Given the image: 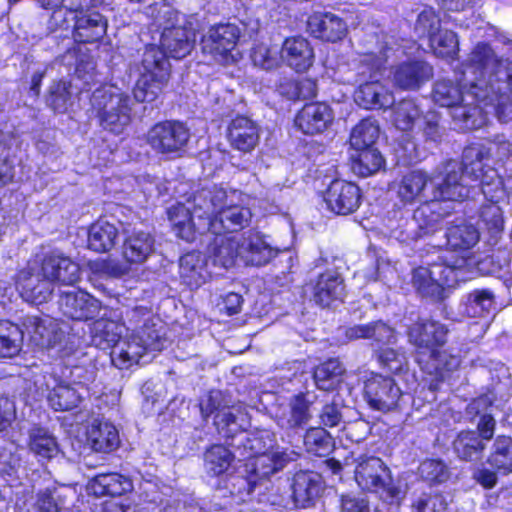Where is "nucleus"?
Here are the masks:
<instances>
[{
    "label": "nucleus",
    "instance_id": "nucleus-54",
    "mask_svg": "<svg viewBox=\"0 0 512 512\" xmlns=\"http://www.w3.org/2000/svg\"><path fill=\"white\" fill-rule=\"evenodd\" d=\"M71 83L63 80L54 81L48 91L47 105L55 112L64 113L72 104Z\"/></svg>",
    "mask_w": 512,
    "mask_h": 512
},
{
    "label": "nucleus",
    "instance_id": "nucleus-21",
    "mask_svg": "<svg viewBox=\"0 0 512 512\" xmlns=\"http://www.w3.org/2000/svg\"><path fill=\"white\" fill-rule=\"evenodd\" d=\"M334 120L333 110L323 102L308 103L297 113L295 125L304 134L323 133Z\"/></svg>",
    "mask_w": 512,
    "mask_h": 512
},
{
    "label": "nucleus",
    "instance_id": "nucleus-34",
    "mask_svg": "<svg viewBox=\"0 0 512 512\" xmlns=\"http://www.w3.org/2000/svg\"><path fill=\"white\" fill-rule=\"evenodd\" d=\"M292 460L294 458L287 452L261 453L249 460L246 465L247 472L259 483L282 470Z\"/></svg>",
    "mask_w": 512,
    "mask_h": 512
},
{
    "label": "nucleus",
    "instance_id": "nucleus-29",
    "mask_svg": "<svg viewBox=\"0 0 512 512\" xmlns=\"http://www.w3.org/2000/svg\"><path fill=\"white\" fill-rule=\"evenodd\" d=\"M314 50L303 37H292L284 41L281 48V60L297 72L307 71L314 62Z\"/></svg>",
    "mask_w": 512,
    "mask_h": 512
},
{
    "label": "nucleus",
    "instance_id": "nucleus-20",
    "mask_svg": "<svg viewBox=\"0 0 512 512\" xmlns=\"http://www.w3.org/2000/svg\"><path fill=\"white\" fill-rule=\"evenodd\" d=\"M327 208L338 215H348L357 210L361 202L359 187L344 180H334L324 194Z\"/></svg>",
    "mask_w": 512,
    "mask_h": 512
},
{
    "label": "nucleus",
    "instance_id": "nucleus-10",
    "mask_svg": "<svg viewBox=\"0 0 512 512\" xmlns=\"http://www.w3.org/2000/svg\"><path fill=\"white\" fill-rule=\"evenodd\" d=\"M190 139L189 128L180 121L166 120L153 125L146 134L147 144L162 155H178Z\"/></svg>",
    "mask_w": 512,
    "mask_h": 512
},
{
    "label": "nucleus",
    "instance_id": "nucleus-59",
    "mask_svg": "<svg viewBox=\"0 0 512 512\" xmlns=\"http://www.w3.org/2000/svg\"><path fill=\"white\" fill-rule=\"evenodd\" d=\"M257 485L256 479L250 474L248 476L234 475L228 479L227 488L234 502L239 504L250 498Z\"/></svg>",
    "mask_w": 512,
    "mask_h": 512
},
{
    "label": "nucleus",
    "instance_id": "nucleus-64",
    "mask_svg": "<svg viewBox=\"0 0 512 512\" xmlns=\"http://www.w3.org/2000/svg\"><path fill=\"white\" fill-rule=\"evenodd\" d=\"M380 364L392 373H400L407 365L404 353L390 347H380L377 352Z\"/></svg>",
    "mask_w": 512,
    "mask_h": 512
},
{
    "label": "nucleus",
    "instance_id": "nucleus-18",
    "mask_svg": "<svg viewBox=\"0 0 512 512\" xmlns=\"http://www.w3.org/2000/svg\"><path fill=\"white\" fill-rule=\"evenodd\" d=\"M447 333L446 326L434 320L415 323L409 329V341L418 349L417 361L420 364L428 353L445 344Z\"/></svg>",
    "mask_w": 512,
    "mask_h": 512
},
{
    "label": "nucleus",
    "instance_id": "nucleus-56",
    "mask_svg": "<svg viewBox=\"0 0 512 512\" xmlns=\"http://www.w3.org/2000/svg\"><path fill=\"white\" fill-rule=\"evenodd\" d=\"M430 48L441 58H454L458 51V39L450 30H440L429 39Z\"/></svg>",
    "mask_w": 512,
    "mask_h": 512
},
{
    "label": "nucleus",
    "instance_id": "nucleus-53",
    "mask_svg": "<svg viewBox=\"0 0 512 512\" xmlns=\"http://www.w3.org/2000/svg\"><path fill=\"white\" fill-rule=\"evenodd\" d=\"M304 445L308 452L326 456L333 447L330 433L323 427H311L304 435Z\"/></svg>",
    "mask_w": 512,
    "mask_h": 512
},
{
    "label": "nucleus",
    "instance_id": "nucleus-47",
    "mask_svg": "<svg viewBox=\"0 0 512 512\" xmlns=\"http://www.w3.org/2000/svg\"><path fill=\"white\" fill-rule=\"evenodd\" d=\"M423 369L429 374L435 373L437 376L443 378L445 372H450L457 369L460 365L458 356L449 354L445 350L436 348L424 357L422 362Z\"/></svg>",
    "mask_w": 512,
    "mask_h": 512
},
{
    "label": "nucleus",
    "instance_id": "nucleus-37",
    "mask_svg": "<svg viewBox=\"0 0 512 512\" xmlns=\"http://www.w3.org/2000/svg\"><path fill=\"white\" fill-rule=\"evenodd\" d=\"M487 445L477 432L471 429L460 431L452 442V450L460 461L476 462L481 460Z\"/></svg>",
    "mask_w": 512,
    "mask_h": 512
},
{
    "label": "nucleus",
    "instance_id": "nucleus-31",
    "mask_svg": "<svg viewBox=\"0 0 512 512\" xmlns=\"http://www.w3.org/2000/svg\"><path fill=\"white\" fill-rule=\"evenodd\" d=\"M344 294L343 278L336 271L320 274L313 288V300L321 307H329L336 301H342Z\"/></svg>",
    "mask_w": 512,
    "mask_h": 512
},
{
    "label": "nucleus",
    "instance_id": "nucleus-58",
    "mask_svg": "<svg viewBox=\"0 0 512 512\" xmlns=\"http://www.w3.org/2000/svg\"><path fill=\"white\" fill-rule=\"evenodd\" d=\"M251 60L255 66L263 70H272L280 65L281 50L277 46L257 44L252 48Z\"/></svg>",
    "mask_w": 512,
    "mask_h": 512
},
{
    "label": "nucleus",
    "instance_id": "nucleus-60",
    "mask_svg": "<svg viewBox=\"0 0 512 512\" xmlns=\"http://www.w3.org/2000/svg\"><path fill=\"white\" fill-rule=\"evenodd\" d=\"M419 474L427 482L440 484L449 479L450 470L440 459H426L419 466Z\"/></svg>",
    "mask_w": 512,
    "mask_h": 512
},
{
    "label": "nucleus",
    "instance_id": "nucleus-36",
    "mask_svg": "<svg viewBox=\"0 0 512 512\" xmlns=\"http://www.w3.org/2000/svg\"><path fill=\"white\" fill-rule=\"evenodd\" d=\"M167 215L175 234L187 242H192L196 233L203 234L206 232L199 229V225H203L200 220L195 223L194 219L197 217L194 215L193 209L190 210L183 204L171 206Z\"/></svg>",
    "mask_w": 512,
    "mask_h": 512
},
{
    "label": "nucleus",
    "instance_id": "nucleus-24",
    "mask_svg": "<svg viewBox=\"0 0 512 512\" xmlns=\"http://www.w3.org/2000/svg\"><path fill=\"white\" fill-rule=\"evenodd\" d=\"M318 400L313 391L293 395L288 402V410L279 418V425L284 429H301L312 419L311 406Z\"/></svg>",
    "mask_w": 512,
    "mask_h": 512
},
{
    "label": "nucleus",
    "instance_id": "nucleus-13",
    "mask_svg": "<svg viewBox=\"0 0 512 512\" xmlns=\"http://www.w3.org/2000/svg\"><path fill=\"white\" fill-rule=\"evenodd\" d=\"M131 98L122 93L119 88L110 86L104 90L102 101L103 113L101 126L114 134L122 132L123 128L131 121Z\"/></svg>",
    "mask_w": 512,
    "mask_h": 512
},
{
    "label": "nucleus",
    "instance_id": "nucleus-49",
    "mask_svg": "<svg viewBox=\"0 0 512 512\" xmlns=\"http://www.w3.org/2000/svg\"><path fill=\"white\" fill-rule=\"evenodd\" d=\"M422 110L414 99L406 98L397 103L393 110V123L402 131L413 129L417 120L420 119Z\"/></svg>",
    "mask_w": 512,
    "mask_h": 512
},
{
    "label": "nucleus",
    "instance_id": "nucleus-25",
    "mask_svg": "<svg viewBox=\"0 0 512 512\" xmlns=\"http://www.w3.org/2000/svg\"><path fill=\"white\" fill-rule=\"evenodd\" d=\"M22 325L31 339L41 347H54L61 343L66 335V330L57 321L49 320L47 323L35 315L24 317Z\"/></svg>",
    "mask_w": 512,
    "mask_h": 512
},
{
    "label": "nucleus",
    "instance_id": "nucleus-61",
    "mask_svg": "<svg viewBox=\"0 0 512 512\" xmlns=\"http://www.w3.org/2000/svg\"><path fill=\"white\" fill-rule=\"evenodd\" d=\"M231 401L220 390H212L205 394L199 402L202 418L207 420L213 413L229 408Z\"/></svg>",
    "mask_w": 512,
    "mask_h": 512
},
{
    "label": "nucleus",
    "instance_id": "nucleus-41",
    "mask_svg": "<svg viewBox=\"0 0 512 512\" xmlns=\"http://www.w3.org/2000/svg\"><path fill=\"white\" fill-rule=\"evenodd\" d=\"M494 309V291L489 288H477L467 295L463 312L469 317H485Z\"/></svg>",
    "mask_w": 512,
    "mask_h": 512
},
{
    "label": "nucleus",
    "instance_id": "nucleus-7",
    "mask_svg": "<svg viewBox=\"0 0 512 512\" xmlns=\"http://www.w3.org/2000/svg\"><path fill=\"white\" fill-rule=\"evenodd\" d=\"M451 209L449 204L441 201H426L414 211L410 220H406L399 228L392 229L391 235L401 242L416 241L432 235L450 216Z\"/></svg>",
    "mask_w": 512,
    "mask_h": 512
},
{
    "label": "nucleus",
    "instance_id": "nucleus-57",
    "mask_svg": "<svg viewBox=\"0 0 512 512\" xmlns=\"http://www.w3.org/2000/svg\"><path fill=\"white\" fill-rule=\"evenodd\" d=\"M121 332L122 327L117 322L98 319V349L102 351V356L106 357L108 350L111 351L116 343L123 340Z\"/></svg>",
    "mask_w": 512,
    "mask_h": 512
},
{
    "label": "nucleus",
    "instance_id": "nucleus-26",
    "mask_svg": "<svg viewBox=\"0 0 512 512\" xmlns=\"http://www.w3.org/2000/svg\"><path fill=\"white\" fill-rule=\"evenodd\" d=\"M240 243L241 259L247 264L263 266L278 254V249L273 248L259 232L244 233L240 237Z\"/></svg>",
    "mask_w": 512,
    "mask_h": 512
},
{
    "label": "nucleus",
    "instance_id": "nucleus-22",
    "mask_svg": "<svg viewBox=\"0 0 512 512\" xmlns=\"http://www.w3.org/2000/svg\"><path fill=\"white\" fill-rule=\"evenodd\" d=\"M235 196V191L228 194L226 190L217 186L202 188L194 195L193 213L202 223L214 220L229 198Z\"/></svg>",
    "mask_w": 512,
    "mask_h": 512
},
{
    "label": "nucleus",
    "instance_id": "nucleus-17",
    "mask_svg": "<svg viewBox=\"0 0 512 512\" xmlns=\"http://www.w3.org/2000/svg\"><path fill=\"white\" fill-rule=\"evenodd\" d=\"M39 268L42 276L54 285H74L79 280V266L61 253L51 252L40 260H31Z\"/></svg>",
    "mask_w": 512,
    "mask_h": 512
},
{
    "label": "nucleus",
    "instance_id": "nucleus-43",
    "mask_svg": "<svg viewBox=\"0 0 512 512\" xmlns=\"http://www.w3.org/2000/svg\"><path fill=\"white\" fill-rule=\"evenodd\" d=\"M23 334L18 325L0 320V358H12L20 352Z\"/></svg>",
    "mask_w": 512,
    "mask_h": 512
},
{
    "label": "nucleus",
    "instance_id": "nucleus-28",
    "mask_svg": "<svg viewBox=\"0 0 512 512\" xmlns=\"http://www.w3.org/2000/svg\"><path fill=\"white\" fill-rule=\"evenodd\" d=\"M433 75L432 67L424 61H407L394 68L393 81L403 90H415L429 81Z\"/></svg>",
    "mask_w": 512,
    "mask_h": 512
},
{
    "label": "nucleus",
    "instance_id": "nucleus-52",
    "mask_svg": "<svg viewBox=\"0 0 512 512\" xmlns=\"http://www.w3.org/2000/svg\"><path fill=\"white\" fill-rule=\"evenodd\" d=\"M379 132L380 129L376 120L363 119L353 128L350 135V145L353 149L374 147Z\"/></svg>",
    "mask_w": 512,
    "mask_h": 512
},
{
    "label": "nucleus",
    "instance_id": "nucleus-62",
    "mask_svg": "<svg viewBox=\"0 0 512 512\" xmlns=\"http://www.w3.org/2000/svg\"><path fill=\"white\" fill-rule=\"evenodd\" d=\"M441 21L439 16L432 8H425L419 15L415 24V31L419 37L434 36L441 29Z\"/></svg>",
    "mask_w": 512,
    "mask_h": 512
},
{
    "label": "nucleus",
    "instance_id": "nucleus-3",
    "mask_svg": "<svg viewBox=\"0 0 512 512\" xmlns=\"http://www.w3.org/2000/svg\"><path fill=\"white\" fill-rule=\"evenodd\" d=\"M470 266L471 262L465 255L446 252L428 267L414 269L413 287L424 297L440 300L445 288L454 287L466 279Z\"/></svg>",
    "mask_w": 512,
    "mask_h": 512
},
{
    "label": "nucleus",
    "instance_id": "nucleus-55",
    "mask_svg": "<svg viewBox=\"0 0 512 512\" xmlns=\"http://www.w3.org/2000/svg\"><path fill=\"white\" fill-rule=\"evenodd\" d=\"M131 488L130 480L120 474L98 472V489H100L98 490V497L107 495L115 498L131 490Z\"/></svg>",
    "mask_w": 512,
    "mask_h": 512
},
{
    "label": "nucleus",
    "instance_id": "nucleus-32",
    "mask_svg": "<svg viewBox=\"0 0 512 512\" xmlns=\"http://www.w3.org/2000/svg\"><path fill=\"white\" fill-rule=\"evenodd\" d=\"M430 177L421 170H413L403 175L397 185V197L404 205L428 201L426 186Z\"/></svg>",
    "mask_w": 512,
    "mask_h": 512
},
{
    "label": "nucleus",
    "instance_id": "nucleus-23",
    "mask_svg": "<svg viewBox=\"0 0 512 512\" xmlns=\"http://www.w3.org/2000/svg\"><path fill=\"white\" fill-rule=\"evenodd\" d=\"M259 139L258 125L247 116L237 115L227 127V140L230 146L240 152L248 153L254 150Z\"/></svg>",
    "mask_w": 512,
    "mask_h": 512
},
{
    "label": "nucleus",
    "instance_id": "nucleus-63",
    "mask_svg": "<svg viewBox=\"0 0 512 512\" xmlns=\"http://www.w3.org/2000/svg\"><path fill=\"white\" fill-rule=\"evenodd\" d=\"M120 445L119 432L110 422H98V452L110 453Z\"/></svg>",
    "mask_w": 512,
    "mask_h": 512
},
{
    "label": "nucleus",
    "instance_id": "nucleus-19",
    "mask_svg": "<svg viewBox=\"0 0 512 512\" xmlns=\"http://www.w3.org/2000/svg\"><path fill=\"white\" fill-rule=\"evenodd\" d=\"M252 218L251 210L248 207L233 204V198L221 208L217 218L199 225L201 231H208L218 235L223 231L234 232L246 227Z\"/></svg>",
    "mask_w": 512,
    "mask_h": 512
},
{
    "label": "nucleus",
    "instance_id": "nucleus-35",
    "mask_svg": "<svg viewBox=\"0 0 512 512\" xmlns=\"http://www.w3.org/2000/svg\"><path fill=\"white\" fill-rule=\"evenodd\" d=\"M155 251V239L146 231L134 229L124 240L123 256L129 263L141 264Z\"/></svg>",
    "mask_w": 512,
    "mask_h": 512
},
{
    "label": "nucleus",
    "instance_id": "nucleus-48",
    "mask_svg": "<svg viewBox=\"0 0 512 512\" xmlns=\"http://www.w3.org/2000/svg\"><path fill=\"white\" fill-rule=\"evenodd\" d=\"M81 393L69 384H59L48 394V402L55 411H69L78 407Z\"/></svg>",
    "mask_w": 512,
    "mask_h": 512
},
{
    "label": "nucleus",
    "instance_id": "nucleus-39",
    "mask_svg": "<svg viewBox=\"0 0 512 512\" xmlns=\"http://www.w3.org/2000/svg\"><path fill=\"white\" fill-rule=\"evenodd\" d=\"M354 150L355 152L351 154V169L355 174L368 177L383 167L384 158L375 147Z\"/></svg>",
    "mask_w": 512,
    "mask_h": 512
},
{
    "label": "nucleus",
    "instance_id": "nucleus-5",
    "mask_svg": "<svg viewBox=\"0 0 512 512\" xmlns=\"http://www.w3.org/2000/svg\"><path fill=\"white\" fill-rule=\"evenodd\" d=\"M170 78L167 55L157 46L149 45L142 55L139 77L134 88L138 102H154L163 92Z\"/></svg>",
    "mask_w": 512,
    "mask_h": 512
},
{
    "label": "nucleus",
    "instance_id": "nucleus-40",
    "mask_svg": "<svg viewBox=\"0 0 512 512\" xmlns=\"http://www.w3.org/2000/svg\"><path fill=\"white\" fill-rule=\"evenodd\" d=\"M29 450L39 460H49L58 454V444L55 437L45 428L33 426L28 432Z\"/></svg>",
    "mask_w": 512,
    "mask_h": 512
},
{
    "label": "nucleus",
    "instance_id": "nucleus-14",
    "mask_svg": "<svg viewBox=\"0 0 512 512\" xmlns=\"http://www.w3.org/2000/svg\"><path fill=\"white\" fill-rule=\"evenodd\" d=\"M364 397L371 408L388 412L400 406L403 393L393 378L373 374L365 381Z\"/></svg>",
    "mask_w": 512,
    "mask_h": 512
},
{
    "label": "nucleus",
    "instance_id": "nucleus-8",
    "mask_svg": "<svg viewBox=\"0 0 512 512\" xmlns=\"http://www.w3.org/2000/svg\"><path fill=\"white\" fill-rule=\"evenodd\" d=\"M61 313L74 321L71 330L87 343L96 338V320L93 316L94 297L82 290L62 291L58 299Z\"/></svg>",
    "mask_w": 512,
    "mask_h": 512
},
{
    "label": "nucleus",
    "instance_id": "nucleus-46",
    "mask_svg": "<svg viewBox=\"0 0 512 512\" xmlns=\"http://www.w3.org/2000/svg\"><path fill=\"white\" fill-rule=\"evenodd\" d=\"M240 238L220 237L216 239L212 260L215 265L230 268L238 257L241 258Z\"/></svg>",
    "mask_w": 512,
    "mask_h": 512
},
{
    "label": "nucleus",
    "instance_id": "nucleus-33",
    "mask_svg": "<svg viewBox=\"0 0 512 512\" xmlns=\"http://www.w3.org/2000/svg\"><path fill=\"white\" fill-rule=\"evenodd\" d=\"M354 100L364 109H387L394 104L393 93L378 80L361 84L355 91Z\"/></svg>",
    "mask_w": 512,
    "mask_h": 512
},
{
    "label": "nucleus",
    "instance_id": "nucleus-42",
    "mask_svg": "<svg viewBox=\"0 0 512 512\" xmlns=\"http://www.w3.org/2000/svg\"><path fill=\"white\" fill-rule=\"evenodd\" d=\"M488 463L500 471L502 474L507 475L512 472V438L505 435L496 437L491 453L487 459Z\"/></svg>",
    "mask_w": 512,
    "mask_h": 512
},
{
    "label": "nucleus",
    "instance_id": "nucleus-2",
    "mask_svg": "<svg viewBox=\"0 0 512 512\" xmlns=\"http://www.w3.org/2000/svg\"><path fill=\"white\" fill-rule=\"evenodd\" d=\"M470 74L474 77L471 86L473 100L478 103L512 92V61L496 58L491 47L479 43L471 53Z\"/></svg>",
    "mask_w": 512,
    "mask_h": 512
},
{
    "label": "nucleus",
    "instance_id": "nucleus-4",
    "mask_svg": "<svg viewBox=\"0 0 512 512\" xmlns=\"http://www.w3.org/2000/svg\"><path fill=\"white\" fill-rule=\"evenodd\" d=\"M146 14L158 28L163 29L160 44L167 56L182 59L190 54L196 42V32L191 23L174 25L175 10L162 0L148 6Z\"/></svg>",
    "mask_w": 512,
    "mask_h": 512
},
{
    "label": "nucleus",
    "instance_id": "nucleus-12",
    "mask_svg": "<svg viewBox=\"0 0 512 512\" xmlns=\"http://www.w3.org/2000/svg\"><path fill=\"white\" fill-rule=\"evenodd\" d=\"M162 348L163 341L158 334L153 336L143 330L141 336L133 335L116 343L112 350L106 353V358L115 367L123 369L133 363H138L146 350H161Z\"/></svg>",
    "mask_w": 512,
    "mask_h": 512
},
{
    "label": "nucleus",
    "instance_id": "nucleus-51",
    "mask_svg": "<svg viewBox=\"0 0 512 512\" xmlns=\"http://www.w3.org/2000/svg\"><path fill=\"white\" fill-rule=\"evenodd\" d=\"M447 245L454 250H468L479 240V233L472 225L458 224L448 228Z\"/></svg>",
    "mask_w": 512,
    "mask_h": 512
},
{
    "label": "nucleus",
    "instance_id": "nucleus-16",
    "mask_svg": "<svg viewBox=\"0 0 512 512\" xmlns=\"http://www.w3.org/2000/svg\"><path fill=\"white\" fill-rule=\"evenodd\" d=\"M54 284L42 276L39 268L29 261L17 276V288L21 297L32 304L46 303L52 296Z\"/></svg>",
    "mask_w": 512,
    "mask_h": 512
},
{
    "label": "nucleus",
    "instance_id": "nucleus-30",
    "mask_svg": "<svg viewBox=\"0 0 512 512\" xmlns=\"http://www.w3.org/2000/svg\"><path fill=\"white\" fill-rule=\"evenodd\" d=\"M321 476L312 471H300L292 479L291 497L295 507L305 508L316 499L322 491Z\"/></svg>",
    "mask_w": 512,
    "mask_h": 512
},
{
    "label": "nucleus",
    "instance_id": "nucleus-27",
    "mask_svg": "<svg viewBox=\"0 0 512 512\" xmlns=\"http://www.w3.org/2000/svg\"><path fill=\"white\" fill-rule=\"evenodd\" d=\"M308 31L315 38L337 42L347 34L346 23L337 15L332 13H315L308 18Z\"/></svg>",
    "mask_w": 512,
    "mask_h": 512
},
{
    "label": "nucleus",
    "instance_id": "nucleus-1",
    "mask_svg": "<svg viewBox=\"0 0 512 512\" xmlns=\"http://www.w3.org/2000/svg\"><path fill=\"white\" fill-rule=\"evenodd\" d=\"M474 77L470 74L469 65L462 72V77L452 80L437 81L433 88V100L442 107L450 109L455 126L463 131L482 127L486 121L483 108L473 100L475 89L471 83Z\"/></svg>",
    "mask_w": 512,
    "mask_h": 512
},
{
    "label": "nucleus",
    "instance_id": "nucleus-38",
    "mask_svg": "<svg viewBox=\"0 0 512 512\" xmlns=\"http://www.w3.org/2000/svg\"><path fill=\"white\" fill-rule=\"evenodd\" d=\"M182 282L191 289L200 287L206 280L205 259L200 252H189L179 260Z\"/></svg>",
    "mask_w": 512,
    "mask_h": 512
},
{
    "label": "nucleus",
    "instance_id": "nucleus-44",
    "mask_svg": "<svg viewBox=\"0 0 512 512\" xmlns=\"http://www.w3.org/2000/svg\"><path fill=\"white\" fill-rule=\"evenodd\" d=\"M344 372L342 363L335 358L320 364L313 373L314 382L323 391L334 390Z\"/></svg>",
    "mask_w": 512,
    "mask_h": 512
},
{
    "label": "nucleus",
    "instance_id": "nucleus-15",
    "mask_svg": "<svg viewBox=\"0 0 512 512\" xmlns=\"http://www.w3.org/2000/svg\"><path fill=\"white\" fill-rule=\"evenodd\" d=\"M240 31L235 24L225 23L211 27L202 38L203 53L210 55L216 62L227 64L234 60L235 49Z\"/></svg>",
    "mask_w": 512,
    "mask_h": 512
},
{
    "label": "nucleus",
    "instance_id": "nucleus-11",
    "mask_svg": "<svg viewBox=\"0 0 512 512\" xmlns=\"http://www.w3.org/2000/svg\"><path fill=\"white\" fill-rule=\"evenodd\" d=\"M487 152L477 146L467 147L463 151L462 161L466 181H480L481 191L484 197L492 200L501 193V180L495 169L483 163Z\"/></svg>",
    "mask_w": 512,
    "mask_h": 512
},
{
    "label": "nucleus",
    "instance_id": "nucleus-9",
    "mask_svg": "<svg viewBox=\"0 0 512 512\" xmlns=\"http://www.w3.org/2000/svg\"><path fill=\"white\" fill-rule=\"evenodd\" d=\"M431 199L447 203L469 197L472 186L466 181L464 167L457 160H448L437 166L430 176Z\"/></svg>",
    "mask_w": 512,
    "mask_h": 512
},
{
    "label": "nucleus",
    "instance_id": "nucleus-6",
    "mask_svg": "<svg viewBox=\"0 0 512 512\" xmlns=\"http://www.w3.org/2000/svg\"><path fill=\"white\" fill-rule=\"evenodd\" d=\"M354 473L355 480L362 490L378 494L391 508L399 507L403 493L393 484L390 470L380 458L360 457Z\"/></svg>",
    "mask_w": 512,
    "mask_h": 512
},
{
    "label": "nucleus",
    "instance_id": "nucleus-50",
    "mask_svg": "<svg viewBox=\"0 0 512 512\" xmlns=\"http://www.w3.org/2000/svg\"><path fill=\"white\" fill-rule=\"evenodd\" d=\"M233 460V453L220 444L212 445L204 453L205 468L209 474L215 476L226 472Z\"/></svg>",
    "mask_w": 512,
    "mask_h": 512
},
{
    "label": "nucleus",
    "instance_id": "nucleus-45",
    "mask_svg": "<svg viewBox=\"0 0 512 512\" xmlns=\"http://www.w3.org/2000/svg\"><path fill=\"white\" fill-rule=\"evenodd\" d=\"M232 409H235V407L230 403L229 408L220 410L215 415L214 424L219 433L226 438H233L238 434L242 438H246V435L243 433L244 415L239 409H236V413Z\"/></svg>",
    "mask_w": 512,
    "mask_h": 512
}]
</instances>
